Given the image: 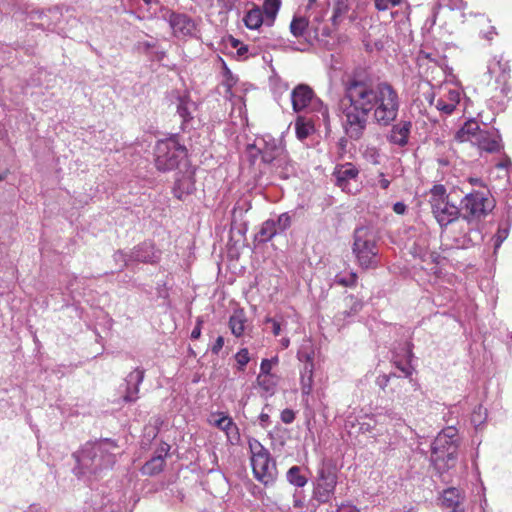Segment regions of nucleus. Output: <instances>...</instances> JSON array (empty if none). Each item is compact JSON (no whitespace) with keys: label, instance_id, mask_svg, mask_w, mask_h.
Masks as SVG:
<instances>
[{"label":"nucleus","instance_id":"nucleus-1","mask_svg":"<svg viewBox=\"0 0 512 512\" xmlns=\"http://www.w3.org/2000/svg\"><path fill=\"white\" fill-rule=\"evenodd\" d=\"M399 108V94L387 81L374 83L369 77L353 75L343 83L339 111L345 134L352 140L363 137L370 114L377 124L389 126Z\"/></svg>","mask_w":512,"mask_h":512},{"label":"nucleus","instance_id":"nucleus-2","mask_svg":"<svg viewBox=\"0 0 512 512\" xmlns=\"http://www.w3.org/2000/svg\"><path fill=\"white\" fill-rule=\"evenodd\" d=\"M248 446L254 477L265 486L272 485L277 477V468L270 452L255 438H249Z\"/></svg>","mask_w":512,"mask_h":512},{"label":"nucleus","instance_id":"nucleus-3","mask_svg":"<svg viewBox=\"0 0 512 512\" xmlns=\"http://www.w3.org/2000/svg\"><path fill=\"white\" fill-rule=\"evenodd\" d=\"M429 203L432 213L440 226H447L457 220L461 209L457 202L448 194L442 184L434 185L429 191Z\"/></svg>","mask_w":512,"mask_h":512},{"label":"nucleus","instance_id":"nucleus-4","mask_svg":"<svg viewBox=\"0 0 512 512\" xmlns=\"http://www.w3.org/2000/svg\"><path fill=\"white\" fill-rule=\"evenodd\" d=\"M353 254L362 269H374L378 266L379 249L373 232L367 227L354 231Z\"/></svg>","mask_w":512,"mask_h":512},{"label":"nucleus","instance_id":"nucleus-5","mask_svg":"<svg viewBox=\"0 0 512 512\" xmlns=\"http://www.w3.org/2000/svg\"><path fill=\"white\" fill-rule=\"evenodd\" d=\"M186 156V147L181 145L175 137L159 140L154 147V164L160 172L177 169Z\"/></svg>","mask_w":512,"mask_h":512},{"label":"nucleus","instance_id":"nucleus-6","mask_svg":"<svg viewBox=\"0 0 512 512\" xmlns=\"http://www.w3.org/2000/svg\"><path fill=\"white\" fill-rule=\"evenodd\" d=\"M461 204L462 218L468 223L481 221L495 206L489 190L485 187L482 190H474L465 195Z\"/></svg>","mask_w":512,"mask_h":512},{"label":"nucleus","instance_id":"nucleus-7","mask_svg":"<svg viewBox=\"0 0 512 512\" xmlns=\"http://www.w3.org/2000/svg\"><path fill=\"white\" fill-rule=\"evenodd\" d=\"M117 448L116 442L110 439L89 442L82 449L81 457L91 460L94 465L93 472L96 473L114 465L116 459L113 451Z\"/></svg>","mask_w":512,"mask_h":512},{"label":"nucleus","instance_id":"nucleus-8","mask_svg":"<svg viewBox=\"0 0 512 512\" xmlns=\"http://www.w3.org/2000/svg\"><path fill=\"white\" fill-rule=\"evenodd\" d=\"M337 482L335 468L331 465H323L317 472L313 490L314 498L321 503L329 502L334 495Z\"/></svg>","mask_w":512,"mask_h":512},{"label":"nucleus","instance_id":"nucleus-9","mask_svg":"<svg viewBox=\"0 0 512 512\" xmlns=\"http://www.w3.org/2000/svg\"><path fill=\"white\" fill-rule=\"evenodd\" d=\"M261 159L264 163L273 165L276 168H286L289 164V155L286 149L274 141L266 142L260 149Z\"/></svg>","mask_w":512,"mask_h":512},{"label":"nucleus","instance_id":"nucleus-10","mask_svg":"<svg viewBox=\"0 0 512 512\" xmlns=\"http://www.w3.org/2000/svg\"><path fill=\"white\" fill-rule=\"evenodd\" d=\"M472 145L476 146L480 152L489 154L499 153L504 149L502 137L498 131L484 130L478 133V138L472 140Z\"/></svg>","mask_w":512,"mask_h":512},{"label":"nucleus","instance_id":"nucleus-11","mask_svg":"<svg viewBox=\"0 0 512 512\" xmlns=\"http://www.w3.org/2000/svg\"><path fill=\"white\" fill-rule=\"evenodd\" d=\"M359 175V170L352 163H344L337 165L333 172V176L336 180V185L347 193H352L350 188V181H356Z\"/></svg>","mask_w":512,"mask_h":512},{"label":"nucleus","instance_id":"nucleus-12","mask_svg":"<svg viewBox=\"0 0 512 512\" xmlns=\"http://www.w3.org/2000/svg\"><path fill=\"white\" fill-rule=\"evenodd\" d=\"M412 129V122L401 120L394 124L387 136L389 143L399 147H405L409 142V136Z\"/></svg>","mask_w":512,"mask_h":512},{"label":"nucleus","instance_id":"nucleus-13","mask_svg":"<svg viewBox=\"0 0 512 512\" xmlns=\"http://www.w3.org/2000/svg\"><path fill=\"white\" fill-rule=\"evenodd\" d=\"M314 97L313 90L304 84L296 86L291 93L292 107L295 112L304 110Z\"/></svg>","mask_w":512,"mask_h":512},{"label":"nucleus","instance_id":"nucleus-14","mask_svg":"<svg viewBox=\"0 0 512 512\" xmlns=\"http://www.w3.org/2000/svg\"><path fill=\"white\" fill-rule=\"evenodd\" d=\"M145 371L140 368H136L127 376V389L123 396L125 402H135L139 396V386L144 379Z\"/></svg>","mask_w":512,"mask_h":512},{"label":"nucleus","instance_id":"nucleus-15","mask_svg":"<svg viewBox=\"0 0 512 512\" xmlns=\"http://www.w3.org/2000/svg\"><path fill=\"white\" fill-rule=\"evenodd\" d=\"M460 102V92L456 88H444L443 95L437 100L436 108L445 114H451Z\"/></svg>","mask_w":512,"mask_h":512},{"label":"nucleus","instance_id":"nucleus-16","mask_svg":"<svg viewBox=\"0 0 512 512\" xmlns=\"http://www.w3.org/2000/svg\"><path fill=\"white\" fill-rule=\"evenodd\" d=\"M463 499L464 496L457 488L450 487L443 491L441 505L446 509H450V512H464L462 507Z\"/></svg>","mask_w":512,"mask_h":512},{"label":"nucleus","instance_id":"nucleus-17","mask_svg":"<svg viewBox=\"0 0 512 512\" xmlns=\"http://www.w3.org/2000/svg\"><path fill=\"white\" fill-rule=\"evenodd\" d=\"M169 23L175 35H188L194 27L192 20L187 15L175 12L170 14Z\"/></svg>","mask_w":512,"mask_h":512},{"label":"nucleus","instance_id":"nucleus-18","mask_svg":"<svg viewBox=\"0 0 512 512\" xmlns=\"http://www.w3.org/2000/svg\"><path fill=\"white\" fill-rule=\"evenodd\" d=\"M215 426L225 432L227 440L232 445H237L240 441L239 428L233 419L229 416L223 415L215 421Z\"/></svg>","mask_w":512,"mask_h":512},{"label":"nucleus","instance_id":"nucleus-19","mask_svg":"<svg viewBox=\"0 0 512 512\" xmlns=\"http://www.w3.org/2000/svg\"><path fill=\"white\" fill-rule=\"evenodd\" d=\"M484 130L480 128L479 124L475 120H468L456 133L455 139L458 142H471L478 138V133H482Z\"/></svg>","mask_w":512,"mask_h":512},{"label":"nucleus","instance_id":"nucleus-20","mask_svg":"<svg viewBox=\"0 0 512 512\" xmlns=\"http://www.w3.org/2000/svg\"><path fill=\"white\" fill-rule=\"evenodd\" d=\"M345 308L338 312L336 318L345 321L347 318L357 315L363 308V302L354 295H348L344 299Z\"/></svg>","mask_w":512,"mask_h":512},{"label":"nucleus","instance_id":"nucleus-21","mask_svg":"<svg viewBox=\"0 0 512 512\" xmlns=\"http://www.w3.org/2000/svg\"><path fill=\"white\" fill-rule=\"evenodd\" d=\"M313 370L314 363L310 356L307 357V361L304 364L303 371L301 372L300 385L301 391L304 395H309L313 388Z\"/></svg>","mask_w":512,"mask_h":512},{"label":"nucleus","instance_id":"nucleus-22","mask_svg":"<svg viewBox=\"0 0 512 512\" xmlns=\"http://www.w3.org/2000/svg\"><path fill=\"white\" fill-rule=\"evenodd\" d=\"M247 318L243 309H238L229 318V328L231 333L239 338L245 332Z\"/></svg>","mask_w":512,"mask_h":512},{"label":"nucleus","instance_id":"nucleus-23","mask_svg":"<svg viewBox=\"0 0 512 512\" xmlns=\"http://www.w3.org/2000/svg\"><path fill=\"white\" fill-rule=\"evenodd\" d=\"M243 22L245 26L250 30L259 29L264 22L261 8L257 5H254L253 8L247 11V13L244 15Z\"/></svg>","mask_w":512,"mask_h":512},{"label":"nucleus","instance_id":"nucleus-24","mask_svg":"<svg viewBox=\"0 0 512 512\" xmlns=\"http://www.w3.org/2000/svg\"><path fill=\"white\" fill-rule=\"evenodd\" d=\"M165 466L164 457L159 454L157 456L152 457L149 461L145 463L142 468V473L144 475L153 476L159 474Z\"/></svg>","mask_w":512,"mask_h":512},{"label":"nucleus","instance_id":"nucleus-25","mask_svg":"<svg viewBox=\"0 0 512 512\" xmlns=\"http://www.w3.org/2000/svg\"><path fill=\"white\" fill-rule=\"evenodd\" d=\"M281 6V0H264L262 14L265 15L267 24L272 25Z\"/></svg>","mask_w":512,"mask_h":512},{"label":"nucleus","instance_id":"nucleus-26","mask_svg":"<svg viewBox=\"0 0 512 512\" xmlns=\"http://www.w3.org/2000/svg\"><path fill=\"white\" fill-rule=\"evenodd\" d=\"M314 126L310 121H306L302 117H298L295 122V132L299 140L306 139L313 131Z\"/></svg>","mask_w":512,"mask_h":512},{"label":"nucleus","instance_id":"nucleus-27","mask_svg":"<svg viewBox=\"0 0 512 512\" xmlns=\"http://www.w3.org/2000/svg\"><path fill=\"white\" fill-rule=\"evenodd\" d=\"M334 281L342 287L353 288L357 285L358 275L354 271H350L347 274L339 273L335 276Z\"/></svg>","mask_w":512,"mask_h":512},{"label":"nucleus","instance_id":"nucleus-28","mask_svg":"<svg viewBox=\"0 0 512 512\" xmlns=\"http://www.w3.org/2000/svg\"><path fill=\"white\" fill-rule=\"evenodd\" d=\"M308 24L309 22L305 17H294L290 24V31L295 37L303 36Z\"/></svg>","mask_w":512,"mask_h":512},{"label":"nucleus","instance_id":"nucleus-29","mask_svg":"<svg viewBox=\"0 0 512 512\" xmlns=\"http://www.w3.org/2000/svg\"><path fill=\"white\" fill-rule=\"evenodd\" d=\"M178 101L177 113L182 118L183 122L190 121L192 119L190 107L193 103L185 97H179Z\"/></svg>","mask_w":512,"mask_h":512},{"label":"nucleus","instance_id":"nucleus-30","mask_svg":"<svg viewBox=\"0 0 512 512\" xmlns=\"http://www.w3.org/2000/svg\"><path fill=\"white\" fill-rule=\"evenodd\" d=\"M276 225L277 223L273 220H267L262 224L261 229L259 231V235L262 241H269L276 235Z\"/></svg>","mask_w":512,"mask_h":512},{"label":"nucleus","instance_id":"nucleus-31","mask_svg":"<svg viewBox=\"0 0 512 512\" xmlns=\"http://www.w3.org/2000/svg\"><path fill=\"white\" fill-rule=\"evenodd\" d=\"M257 382L260 388L266 392H273L277 384L275 375L267 376L264 374H259L257 377Z\"/></svg>","mask_w":512,"mask_h":512},{"label":"nucleus","instance_id":"nucleus-32","mask_svg":"<svg viewBox=\"0 0 512 512\" xmlns=\"http://www.w3.org/2000/svg\"><path fill=\"white\" fill-rule=\"evenodd\" d=\"M288 479L289 481L298 486L303 487L307 480L304 476L300 475V468L298 466H293L288 470Z\"/></svg>","mask_w":512,"mask_h":512},{"label":"nucleus","instance_id":"nucleus-33","mask_svg":"<svg viewBox=\"0 0 512 512\" xmlns=\"http://www.w3.org/2000/svg\"><path fill=\"white\" fill-rule=\"evenodd\" d=\"M403 0H374V6L377 11H387L391 7L399 6Z\"/></svg>","mask_w":512,"mask_h":512},{"label":"nucleus","instance_id":"nucleus-34","mask_svg":"<svg viewBox=\"0 0 512 512\" xmlns=\"http://www.w3.org/2000/svg\"><path fill=\"white\" fill-rule=\"evenodd\" d=\"M236 362L239 366V370H244V367L250 361L249 351L247 348L240 349L235 355Z\"/></svg>","mask_w":512,"mask_h":512},{"label":"nucleus","instance_id":"nucleus-35","mask_svg":"<svg viewBox=\"0 0 512 512\" xmlns=\"http://www.w3.org/2000/svg\"><path fill=\"white\" fill-rule=\"evenodd\" d=\"M423 96L425 98V100L427 101V103L429 105H433L434 104V99H435V93L433 91V87L431 86L430 83H425L423 85Z\"/></svg>","mask_w":512,"mask_h":512},{"label":"nucleus","instance_id":"nucleus-36","mask_svg":"<svg viewBox=\"0 0 512 512\" xmlns=\"http://www.w3.org/2000/svg\"><path fill=\"white\" fill-rule=\"evenodd\" d=\"M508 230L506 228H499L495 234V249L499 248L502 242L507 238Z\"/></svg>","mask_w":512,"mask_h":512},{"label":"nucleus","instance_id":"nucleus-37","mask_svg":"<svg viewBox=\"0 0 512 512\" xmlns=\"http://www.w3.org/2000/svg\"><path fill=\"white\" fill-rule=\"evenodd\" d=\"M281 421L285 424H291L295 420V412L292 409L286 408L281 412Z\"/></svg>","mask_w":512,"mask_h":512},{"label":"nucleus","instance_id":"nucleus-38","mask_svg":"<svg viewBox=\"0 0 512 512\" xmlns=\"http://www.w3.org/2000/svg\"><path fill=\"white\" fill-rule=\"evenodd\" d=\"M272 366H273V360L263 359L261 361V365H260V374H264L267 376L273 375L271 373Z\"/></svg>","mask_w":512,"mask_h":512},{"label":"nucleus","instance_id":"nucleus-39","mask_svg":"<svg viewBox=\"0 0 512 512\" xmlns=\"http://www.w3.org/2000/svg\"><path fill=\"white\" fill-rule=\"evenodd\" d=\"M265 323L266 324H271L272 326V333L274 336H278L281 332V324L279 321H277L276 319L272 318V317H266L265 318Z\"/></svg>","mask_w":512,"mask_h":512},{"label":"nucleus","instance_id":"nucleus-40","mask_svg":"<svg viewBox=\"0 0 512 512\" xmlns=\"http://www.w3.org/2000/svg\"><path fill=\"white\" fill-rule=\"evenodd\" d=\"M202 324H203V320L202 318L198 317L196 319V325L194 327V329L192 330L191 332V338L196 340V339H199L200 336H201V329H202Z\"/></svg>","mask_w":512,"mask_h":512},{"label":"nucleus","instance_id":"nucleus-41","mask_svg":"<svg viewBox=\"0 0 512 512\" xmlns=\"http://www.w3.org/2000/svg\"><path fill=\"white\" fill-rule=\"evenodd\" d=\"M223 346H224V338L222 336H218L211 348L212 353L216 354V355L219 354V352L221 351Z\"/></svg>","mask_w":512,"mask_h":512},{"label":"nucleus","instance_id":"nucleus-42","mask_svg":"<svg viewBox=\"0 0 512 512\" xmlns=\"http://www.w3.org/2000/svg\"><path fill=\"white\" fill-rule=\"evenodd\" d=\"M224 71H225V76H226L225 85L227 86L228 90H230L236 81H235L231 71L227 68V66L225 64H224Z\"/></svg>","mask_w":512,"mask_h":512},{"label":"nucleus","instance_id":"nucleus-43","mask_svg":"<svg viewBox=\"0 0 512 512\" xmlns=\"http://www.w3.org/2000/svg\"><path fill=\"white\" fill-rule=\"evenodd\" d=\"M278 224L282 225V229H286L290 226V217L287 214H282L278 218Z\"/></svg>","mask_w":512,"mask_h":512},{"label":"nucleus","instance_id":"nucleus-44","mask_svg":"<svg viewBox=\"0 0 512 512\" xmlns=\"http://www.w3.org/2000/svg\"><path fill=\"white\" fill-rule=\"evenodd\" d=\"M393 211L399 215L404 214V212L406 211V205L402 202H397L393 206Z\"/></svg>","mask_w":512,"mask_h":512},{"label":"nucleus","instance_id":"nucleus-45","mask_svg":"<svg viewBox=\"0 0 512 512\" xmlns=\"http://www.w3.org/2000/svg\"><path fill=\"white\" fill-rule=\"evenodd\" d=\"M456 459H457V456L455 454V451L448 452L447 460H446L447 466L448 467H453L455 465Z\"/></svg>","mask_w":512,"mask_h":512},{"label":"nucleus","instance_id":"nucleus-46","mask_svg":"<svg viewBox=\"0 0 512 512\" xmlns=\"http://www.w3.org/2000/svg\"><path fill=\"white\" fill-rule=\"evenodd\" d=\"M269 419H270V417H269L268 413L261 412V414L259 415V420L263 427L267 426Z\"/></svg>","mask_w":512,"mask_h":512},{"label":"nucleus","instance_id":"nucleus-47","mask_svg":"<svg viewBox=\"0 0 512 512\" xmlns=\"http://www.w3.org/2000/svg\"><path fill=\"white\" fill-rule=\"evenodd\" d=\"M390 185V181L386 178H384V175L381 173V179L379 180V186L382 189H387Z\"/></svg>","mask_w":512,"mask_h":512},{"label":"nucleus","instance_id":"nucleus-48","mask_svg":"<svg viewBox=\"0 0 512 512\" xmlns=\"http://www.w3.org/2000/svg\"><path fill=\"white\" fill-rule=\"evenodd\" d=\"M498 66L502 69L504 73H509L510 67L508 65V62L502 63L501 60L498 61Z\"/></svg>","mask_w":512,"mask_h":512},{"label":"nucleus","instance_id":"nucleus-49","mask_svg":"<svg viewBox=\"0 0 512 512\" xmlns=\"http://www.w3.org/2000/svg\"><path fill=\"white\" fill-rule=\"evenodd\" d=\"M180 181H176L175 187L173 188L174 196L178 199L182 198V194L178 191L179 190Z\"/></svg>","mask_w":512,"mask_h":512},{"label":"nucleus","instance_id":"nucleus-50","mask_svg":"<svg viewBox=\"0 0 512 512\" xmlns=\"http://www.w3.org/2000/svg\"><path fill=\"white\" fill-rule=\"evenodd\" d=\"M248 52V47L246 45H243L237 49V54L239 56H243Z\"/></svg>","mask_w":512,"mask_h":512},{"label":"nucleus","instance_id":"nucleus-51","mask_svg":"<svg viewBox=\"0 0 512 512\" xmlns=\"http://www.w3.org/2000/svg\"><path fill=\"white\" fill-rule=\"evenodd\" d=\"M469 182L473 185H481L482 184V181L481 179H478V178H470L469 179Z\"/></svg>","mask_w":512,"mask_h":512},{"label":"nucleus","instance_id":"nucleus-52","mask_svg":"<svg viewBox=\"0 0 512 512\" xmlns=\"http://www.w3.org/2000/svg\"><path fill=\"white\" fill-rule=\"evenodd\" d=\"M239 44H240V41H239V40H237V39H232V41H231V45H232V47H234V48H237V49H238V45H239Z\"/></svg>","mask_w":512,"mask_h":512},{"label":"nucleus","instance_id":"nucleus-53","mask_svg":"<svg viewBox=\"0 0 512 512\" xmlns=\"http://www.w3.org/2000/svg\"><path fill=\"white\" fill-rule=\"evenodd\" d=\"M282 345H283L285 348H287V347H288V345H289V339H283V340H282Z\"/></svg>","mask_w":512,"mask_h":512},{"label":"nucleus","instance_id":"nucleus-54","mask_svg":"<svg viewBox=\"0 0 512 512\" xmlns=\"http://www.w3.org/2000/svg\"><path fill=\"white\" fill-rule=\"evenodd\" d=\"M146 4H150L152 0H143Z\"/></svg>","mask_w":512,"mask_h":512},{"label":"nucleus","instance_id":"nucleus-55","mask_svg":"<svg viewBox=\"0 0 512 512\" xmlns=\"http://www.w3.org/2000/svg\"><path fill=\"white\" fill-rule=\"evenodd\" d=\"M295 506H300V502L299 501H295Z\"/></svg>","mask_w":512,"mask_h":512},{"label":"nucleus","instance_id":"nucleus-56","mask_svg":"<svg viewBox=\"0 0 512 512\" xmlns=\"http://www.w3.org/2000/svg\"><path fill=\"white\" fill-rule=\"evenodd\" d=\"M3 179H4V177L0 174V180H3Z\"/></svg>","mask_w":512,"mask_h":512},{"label":"nucleus","instance_id":"nucleus-57","mask_svg":"<svg viewBox=\"0 0 512 512\" xmlns=\"http://www.w3.org/2000/svg\"><path fill=\"white\" fill-rule=\"evenodd\" d=\"M315 1H316V0H309V2H310V3H313V2H315Z\"/></svg>","mask_w":512,"mask_h":512}]
</instances>
